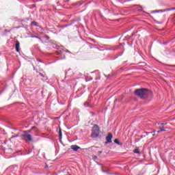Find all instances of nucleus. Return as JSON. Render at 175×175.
<instances>
[{
  "label": "nucleus",
  "mask_w": 175,
  "mask_h": 175,
  "mask_svg": "<svg viewBox=\"0 0 175 175\" xmlns=\"http://www.w3.org/2000/svg\"><path fill=\"white\" fill-rule=\"evenodd\" d=\"M159 129H160V130H159V131H157V133H161V132H165V129H161V128H159Z\"/></svg>",
  "instance_id": "obj_10"
},
{
  "label": "nucleus",
  "mask_w": 175,
  "mask_h": 175,
  "mask_svg": "<svg viewBox=\"0 0 175 175\" xmlns=\"http://www.w3.org/2000/svg\"><path fill=\"white\" fill-rule=\"evenodd\" d=\"M133 152H135V154H140V151L139 150V149H135L133 150Z\"/></svg>",
  "instance_id": "obj_9"
},
{
  "label": "nucleus",
  "mask_w": 175,
  "mask_h": 175,
  "mask_svg": "<svg viewBox=\"0 0 175 175\" xmlns=\"http://www.w3.org/2000/svg\"><path fill=\"white\" fill-rule=\"evenodd\" d=\"M100 130H99V126L97 124H95L92 130V137L96 138L98 136H99Z\"/></svg>",
  "instance_id": "obj_2"
},
{
  "label": "nucleus",
  "mask_w": 175,
  "mask_h": 175,
  "mask_svg": "<svg viewBox=\"0 0 175 175\" xmlns=\"http://www.w3.org/2000/svg\"><path fill=\"white\" fill-rule=\"evenodd\" d=\"M59 140H61V139H62V131H61V129H59Z\"/></svg>",
  "instance_id": "obj_8"
},
{
  "label": "nucleus",
  "mask_w": 175,
  "mask_h": 175,
  "mask_svg": "<svg viewBox=\"0 0 175 175\" xmlns=\"http://www.w3.org/2000/svg\"><path fill=\"white\" fill-rule=\"evenodd\" d=\"M150 94H151V92L146 88L137 89L135 91V94L141 99H146Z\"/></svg>",
  "instance_id": "obj_1"
},
{
  "label": "nucleus",
  "mask_w": 175,
  "mask_h": 175,
  "mask_svg": "<svg viewBox=\"0 0 175 175\" xmlns=\"http://www.w3.org/2000/svg\"><path fill=\"white\" fill-rule=\"evenodd\" d=\"M168 66H173V67H175V65H168Z\"/></svg>",
  "instance_id": "obj_16"
},
{
  "label": "nucleus",
  "mask_w": 175,
  "mask_h": 175,
  "mask_svg": "<svg viewBox=\"0 0 175 175\" xmlns=\"http://www.w3.org/2000/svg\"><path fill=\"white\" fill-rule=\"evenodd\" d=\"M16 51H17V53H19L20 52V42H18V41H17L16 42Z\"/></svg>",
  "instance_id": "obj_7"
},
{
  "label": "nucleus",
  "mask_w": 175,
  "mask_h": 175,
  "mask_svg": "<svg viewBox=\"0 0 175 175\" xmlns=\"http://www.w3.org/2000/svg\"><path fill=\"white\" fill-rule=\"evenodd\" d=\"M113 139V134L111 133H109L106 137V144L107 143H111V139Z\"/></svg>",
  "instance_id": "obj_4"
},
{
  "label": "nucleus",
  "mask_w": 175,
  "mask_h": 175,
  "mask_svg": "<svg viewBox=\"0 0 175 175\" xmlns=\"http://www.w3.org/2000/svg\"><path fill=\"white\" fill-rule=\"evenodd\" d=\"M117 100H117V99H116V100H114V102H117Z\"/></svg>",
  "instance_id": "obj_21"
},
{
  "label": "nucleus",
  "mask_w": 175,
  "mask_h": 175,
  "mask_svg": "<svg viewBox=\"0 0 175 175\" xmlns=\"http://www.w3.org/2000/svg\"><path fill=\"white\" fill-rule=\"evenodd\" d=\"M83 105L85 107H90V105H88V103H85Z\"/></svg>",
  "instance_id": "obj_12"
},
{
  "label": "nucleus",
  "mask_w": 175,
  "mask_h": 175,
  "mask_svg": "<svg viewBox=\"0 0 175 175\" xmlns=\"http://www.w3.org/2000/svg\"><path fill=\"white\" fill-rule=\"evenodd\" d=\"M165 124H165V123H162V124H161V125H165Z\"/></svg>",
  "instance_id": "obj_18"
},
{
  "label": "nucleus",
  "mask_w": 175,
  "mask_h": 175,
  "mask_svg": "<svg viewBox=\"0 0 175 175\" xmlns=\"http://www.w3.org/2000/svg\"><path fill=\"white\" fill-rule=\"evenodd\" d=\"M101 152H102L101 151H99V152H98V154H100Z\"/></svg>",
  "instance_id": "obj_20"
},
{
  "label": "nucleus",
  "mask_w": 175,
  "mask_h": 175,
  "mask_svg": "<svg viewBox=\"0 0 175 175\" xmlns=\"http://www.w3.org/2000/svg\"><path fill=\"white\" fill-rule=\"evenodd\" d=\"M114 143H116V144L120 145V141L118 140V139H116L114 140Z\"/></svg>",
  "instance_id": "obj_11"
},
{
  "label": "nucleus",
  "mask_w": 175,
  "mask_h": 175,
  "mask_svg": "<svg viewBox=\"0 0 175 175\" xmlns=\"http://www.w3.org/2000/svg\"><path fill=\"white\" fill-rule=\"evenodd\" d=\"M66 51V53H69V51L68 50H67V51Z\"/></svg>",
  "instance_id": "obj_19"
},
{
  "label": "nucleus",
  "mask_w": 175,
  "mask_h": 175,
  "mask_svg": "<svg viewBox=\"0 0 175 175\" xmlns=\"http://www.w3.org/2000/svg\"><path fill=\"white\" fill-rule=\"evenodd\" d=\"M21 136L25 140H28L29 142H31V140H32V135L28 133V131H24V134H22Z\"/></svg>",
  "instance_id": "obj_3"
},
{
  "label": "nucleus",
  "mask_w": 175,
  "mask_h": 175,
  "mask_svg": "<svg viewBox=\"0 0 175 175\" xmlns=\"http://www.w3.org/2000/svg\"><path fill=\"white\" fill-rule=\"evenodd\" d=\"M71 150H73L74 151H77L80 150V147L78 146L77 145H72L71 146Z\"/></svg>",
  "instance_id": "obj_6"
},
{
  "label": "nucleus",
  "mask_w": 175,
  "mask_h": 175,
  "mask_svg": "<svg viewBox=\"0 0 175 175\" xmlns=\"http://www.w3.org/2000/svg\"><path fill=\"white\" fill-rule=\"evenodd\" d=\"M33 25H35L36 27H38V23L37 22H33L31 23Z\"/></svg>",
  "instance_id": "obj_13"
},
{
  "label": "nucleus",
  "mask_w": 175,
  "mask_h": 175,
  "mask_svg": "<svg viewBox=\"0 0 175 175\" xmlns=\"http://www.w3.org/2000/svg\"><path fill=\"white\" fill-rule=\"evenodd\" d=\"M170 10L169 9H164V10H153L152 11V13H163L165 12H167Z\"/></svg>",
  "instance_id": "obj_5"
},
{
  "label": "nucleus",
  "mask_w": 175,
  "mask_h": 175,
  "mask_svg": "<svg viewBox=\"0 0 175 175\" xmlns=\"http://www.w3.org/2000/svg\"><path fill=\"white\" fill-rule=\"evenodd\" d=\"M98 159V157H96V156H94V157H93V159Z\"/></svg>",
  "instance_id": "obj_15"
},
{
  "label": "nucleus",
  "mask_w": 175,
  "mask_h": 175,
  "mask_svg": "<svg viewBox=\"0 0 175 175\" xmlns=\"http://www.w3.org/2000/svg\"><path fill=\"white\" fill-rule=\"evenodd\" d=\"M14 137H18V135H16L12 136V137L10 138V140H12V139H14Z\"/></svg>",
  "instance_id": "obj_14"
},
{
  "label": "nucleus",
  "mask_w": 175,
  "mask_h": 175,
  "mask_svg": "<svg viewBox=\"0 0 175 175\" xmlns=\"http://www.w3.org/2000/svg\"><path fill=\"white\" fill-rule=\"evenodd\" d=\"M90 113H92V115L94 116V112H90Z\"/></svg>",
  "instance_id": "obj_17"
},
{
  "label": "nucleus",
  "mask_w": 175,
  "mask_h": 175,
  "mask_svg": "<svg viewBox=\"0 0 175 175\" xmlns=\"http://www.w3.org/2000/svg\"><path fill=\"white\" fill-rule=\"evenodd\" d=\"M147 135L150 134V133H146Z\"/></svg>",
  "instance_id": "obj_23"
},
{
  "label": "nucleus",
  "mask_w": 175,
  "mask_h": 175,
  "mask_svg": "<svg viewBox=\"0 0 175 175\" xmlns=\"http://www.w3.org/2000/svg\"><path fill=\"white\" fill-rule=\"evenodd\" d=\"M152 136H155V134H154V133H153V134H152Z\"/></svg>",
  "instance_id": "obj_22"
}]
</instances>
